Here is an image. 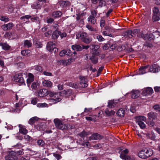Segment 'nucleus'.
<instances>
[{"label":"nucleus","mask_w":160,"mask_h":160,"mask_svg":"<svg viewBox=\"0 0 160 160\" xmlns=\"http://www.w3.org/2000/svg\"><path fill=\"white\" fill-rule=\"evenodd\" d=\"M102 138L101 135L97 133H95L88 137V139L89 140H97L102 139Z\"/></svg>","instance_id":"0eeeda50"},{"label":"nucleus","mask_w":160,"mask_h":160,"mask_svg":"<svg viewBox=\"0 0 160 160\" xmlns=\"http://www.w3.org/2000/svg\"><path fill=\"white\" fill-rule=\"evenodd\" d=\"M136 122L142 129H144L146 128V124L144 122H145L146 118L145 117L142 116H138L135 118Z\"/></svg>","instance_id":"7ed1b4c3"},{"label":"nucleus","mask_w":160,"mask_h":160,"mask_svg":"<svg viewBox=\"0 0 160 160\" xmlns=\"http://www.w3.org/2000/svg\"><path fill=\"white\" fill-rule=\"evenodd\" d=\"M34 69L40 72L42 70V68L39 66L36 65L34 66Z\"/></svg>","instance_id":"052dcab7"},{"label":"nucleus","mask_w":160,"mask_h":160,"mask_svg":"<svg viewBox=\"0 0 160 160\" xmlns=\"http://www.w3.org/2000/svg\"><path fill=\"white\" fill-rule=\"evenodd\" d=\"M126 33L128 37L131 38L133 37V35L132 34V30H129L127 31Z\"/></svg>","instance_id":"864d4df0"},{"label":"nucleus","mask_w":160,"mask_h":160,"mask_svg":"<svg viewBox=\"0 0 160 160\" xmlns=\"http://www.w3.org/2000/svg\"><path fill=\"white\" fill-rule=\"evenodd\" d=\"M79 144L85 147H88L90 146L89 142L88 141L85 142L84 140L80 141L79 142Z\"/></svg>","instance_id":"4c0bfd02"},{"label":"nucleus","mask_w":160,"mask_h":160,"mask_svg":"<svg viewBox=\"0 0 160 160\" xmlns=\"http://www.w3.org/2000/svg\"><path fill=\"white\" fill-rule=\"evenodd\" d=\"M68 86L75 88H78V85L72 82H69L68 83Z\"/></svg>","instance_id":"a18cd8bd"},{"label":"nucleus","mask_w":160,"mask_h":160,"mask_svg":"<svg viewBox=\"0 0 160 160\" xmlns=\"http://www.w3.org/2000/svg\"><path fill=\"white\" fill-rule=\"evenodd\" d=\"M39 85V83L38 82H33L31 85V88L35 90L38 88Z\"/></svg>","instance_id":"58836bf2"},{"label":"nucleus","mask_w":160,"mask_h":160,"mask_svg":"<svg viewBox=\"0 0 160 160\" xmlns=\"http://www.w3.org/2000/svg\"><path fill=\"white\" fill-rule=\"evenodd\" d=\"M117 102L111 100L108 102V107L110 108H113L117 106Z\"/></svg>","instance_id":"b1692460"},{"label":"nucleus","mask_w":160,"mask_h":160,"mask_svg":"<svg viewBox=\"0 0 160 160\" xmlns=\"http://www.w3.org/2000/svg\"><path fill=\"white\" fill-rule=\"evenodd\" d=\"M47 94V90L46 89H41L38 92V95L40 97H42Z\"/></svg>","instance_id":"dca6fc26"},{"label":"nucleus","mask_w":160,"mask_h":160,"mask_svg":"<svg viewBox=\"0 0 160 160\" xmlns=\"http://www.w3.org/2000/svg\"><path fill=\"white\" fill-rule=\"evenodd\" d=\"M54 122L57 128L60 130H63L74 128V126H72L70 124H63V122L58 118L54 119Z\"/></svg>","instance_id":"f257e3e1"},{"label":"nucleus","mask_w":160,"mask_h":160,"mask_svg":"<svg viewBox=\"0 0 160 160\" xmlns=\"http://www.w3.org/2000/svg\"><path fill=\"white\" fill-rule=\"evenodd\" d=\"M13 26V24L11 22L2 25V28L3 30L6 31L8 30L11 29Z\"/></svg>","instance_id":"f8f14e48"},{"label":"nucleus","mask_w":160,"mask_h":160,"mask_svg":"<svg viewBox=\"0 0 160 160\" xmlns=\"http://www.w3.org/2000/svg\"><path fill=\"white\" fill-rule=\"evenodd\" d=\"M143 46L147 47L150 48L152 47H153V45L152 43H149L147 42H146L143 44Z\"/></svg>","instance_id":"8fccbe9b"},{"label":"nucleus","mask_w":160,"mask_h":160,"mask_svg":"<svg viewBox=\"0 0 160 160\" xmlns=\"http://www.w3.org/2000/svg\"><path fill=\"white\" fill-rule=\"evenodd\" d=\"M31 42L28 40H26L24 43V46L27 47L28 48L31 47L32 46Z\"/></svg>","instance_id":"a19ab883"},{"label":"nucleus","mask_w":160,"mask_h":160,"mask_svg":"<svg viewBox=\"0 0 160 160\" xmlns=\"http://www.w3.org/2000/svg\"><path fill=\"white\" fill-rule=\"evenodd\" d=\"M125 160H134V158L133 157H132V158H131L129 156H126L125 158Z\"/></svg>","instance_id":"774afa93"},{"label":"nucleus","mask_w":160,"mask_h":160,"mask_svg":"<svg viewBox=\"0 0 160 160\" xmlns=\"http://www.w3.org/2000/svg\"><path fill=\"white\" fill-rule=\"evenodd\" d=\"M19 131L20 133L24 134H26L28 133V131L26 130L24 127H23L22 125L20 124L19 125Z\"/></svg>","instance_id":"412c9836"},{"label":"nucleus","mask_w":160,"mask_h":160,"mask_svg":"<svg viewBox=\"0 0 160 160\" xmlns=\"http://www.w3.org/2000/svg\"><path fill=\"white\" fill-rule=\"evenodd\" d=\"M127 46V45L126 44L122 45H121L119 46L117 48V50L119 52L123 50H125V51Z\"/></svg>","instance_id":"c9c22d12"},{"label":"nucleus","mask_w":160,"mask_h":160,"mask_svg":"<svg viewBox=\"0 0 160 160\" xmlns=\"http://www.w3.org/2000/svg\"><path fill=\"white\" fill-rule=\"evenodd\" d=\"M86 27L91 31H96V30L95 29L93 28L91 25H87L86 26Z\"/></svg>","instance_id":"0e129e2a"},{"label":"nucleus","mask_w":160,"mask_h":160,"mask_svg":"<svg viewBox=\"0 0 160 160\" xmlns=\"http://www.w3.org/2000/svg\"><path fill=\"white\" fill-rule=\"evenodd\" d=\"M22 73H19L16 74L13 77L12 79L20 84L25 85L24 80L22 77Z\"/></svg>","instance_id":"20e7f679"},{"label":"nucleus","mask_w":160,"mask_h":160,"mask_svg":"<svg viewBox=\"0 0 160 160\" xmlns=\"http://www.w3.org/2000/svg\"><path fill=\"white\" fill-rule=\"evenodd\" d=\"M110 47V44L107 43L105 44L103 47V49L104 50H106L108 49V48Z\"/></svg>","instance_id":"338daca9"},{"label":"nucleus","mask_w":160,"mask_h":160,"mask_svg":"<svg viewBox=\"0 0 160 160\" xmlns=\"http://www.w3.org/2000/svg\"><path fill=\"white\" fill-rule=\"evenodd\" d=\"M62 12L59 11L54 12L52 14V16L53 18H56L60 17L62 15Z\"/></svg>","instance_id":"c85d7f7f"},{"label":"nucleus","mask_w":160,"mask_h":160,"mask_svg":"<svg viewBox=\"0 0 160 160\" xmlns=\"http://www.w3.org/2000/svg\"><path fill=\"white\" fill-rule=\"evenodd\" d=\"M145 153L146 154V158H148L151 156L153 153V152L152 150L150 148H144Z\"/></svg>","instance_id":"4468645a"},{"label":"nucleus","mask_w":160,"mask_h":160,"mask_svg":"<svg viewBox=\"0 0 160 160\" xmlns=\"http://www.w3.org/2000/svg\"><path fill=\"white\" fill-rule=\"evenodd\" d=\"M59 62L64 66H67L71 63V62L69 61H60Z\"/></svg>","instance_id":"09e8293b"},{"label":"nucleus","mask_w":160,"mask_h":160,"mask_svg":"<svg viewBox=\"0 0 160 160\" xmlns=\"http://www.w3.org/2000/svg\"><path fill=\"white\" fill-rule=\"evenodd\" d=\"M38 145L41 147H43L45 144V142L42 140H38L37 141Z\"/></svg>","instance_id":"49530a36"},{"label":"nucleus","mask_w":160,"mask_h":160,"mask_svg":"<svg viewBox=\"0 0 160 160\" xmlns=\"http://www.w3.org/2000/svg\"><path fill=\"white\" fill-rule=\"evenodd\" d=\"M99 48V46L98 45L92 44L90 45V48L92 50L97 51V50Z\"/></svg>","instance_id":"f704fd0d"},{"label":"nucleus","mask_w":160,"mask_h":160,"mask_svg":"<svg viewBox=\"0 0 160 160\" xmlns=\"http://www.w3.org/2000/svg\"><path fill=\"white\" fill-rule=\"evenodd\" d=\"M65 55L69 56L72 55L71 51L69 49L65 50Z\"/></svg>","instance_id":"e2e57ef3"},{"label":"nucleus","mask_w":160,"mask_h":160,"mask_svg":"<svg viewBox=\"0 0 160 160\" xmlns=\"http://www.w3.org/2000/svg\"><path fill=\"white\" fill-rule=\"evenodd\" d=\"M97 38L99 42L103 41L105 40V39L101 35L97 36Z\"/></svg>","instance_id":"13d9d810"},{"label":"nucleus","mask_w":160,"mask_h":160,"mask_svg":"<svg viewBox=\"0 0 160 160\" xmlns=\"http://www.w3.org/2000/svg\"><path fill=\"white\" fill-rule=\"evenodd\" d=\"M61 32L60 31L56 30L53 32L52 35V38L53 39H56L60 35Z\"/></svg>","instance_id":"393cba45"},{"label":"nucleus","mask_w":160,"mask_h":160,"mask_svg":"<svg viewBox=\"0 0 160 160\" xmlns=\"http://www.w3.org/2000/svg\"><path fill=\"white\" fill-rule=\"evenodd\" d=\"M148 65L141 67L138 70V73L137 74L142 75L148 72Z\"/></svg>","instance_id":"1a4fd4ad"},{"label":"nucleus","mask_w":160,"mask_h":160,"mask_svg":"<svg viewBox=\"0 0 160 160\" xmlns=\"http://www.w3.org/2000/svg\"><path fill=\"white\" fill-rule=\"evenodd\" d=\"M32 7L35 9H39L40 8L41 5L38 3H35L32 5Z\"/></svg>","instance_id":"79ce46f5"},{"label":"nucleus","mask_w":160,"mask_h":160,"mask_svg":"<svg viewBox=\"0 0 160 160\" xmlns=\"http://www.w3.org/2000/svg\"><path fill=\"white\" fill-rule=\"evenodd\" d=\"M90 134V132H86L84 130H83L82 132L79 133L78 135L81 137L83 138V140L84 138Z\"/></svg>","instance_id":"a878e982"},{"label":"nucleus","mask_w":160,"mask_h":160,"mask_svg":"<svg viewBox=\"0 0 160 160\" xmlns=\"http://www.w3.org/2000/svg\"><path fill=\"white\" fill-rule=\"evenodd\" d=\"M42 84L43 86L47 87H50L52 85L51 82L50 81L47 80L43 81Z\"/></svg>","instance_id":"7c9ffc66"},{"label":"nucleus","mask_w":160,"mask_h":160,"mask_svg":"<svg viewBox=\"0 0 160 160\" xmlns=\"http://www.w3.org/2000/svg\"><path fill=\"white\" fill-rule=\"evenodd\" d=\"M148 118L152 120H155L157 118V113L154 112H150L148 114Z\"/></svg>","instance_id":"a211bd4d"},{"label":"nucleus","mask_w":160,"mask_h":160,"mask_svg":"<svg viewBox=\"0 0 160 160\" xmlns=\"http://www.w3.org/2000/svg\"><path fill=\"white\" fill-rule=\"evenodd\" d=\"M56 45L54 42H52L50 41L48 42L47 44L46 48L49 51H51L53 47H56Z\"/></svg>","instance_id":"ddd939ff"},{"label":"nucleus","mask_w":160,"mask_h":160,"mask_svg":"<svg viewBox=\"0 0 160 160\" xmlns=\"http://www.w3.org/2000/svg\"><path fill=\"white\" fill-rule=\"evenodd\" d=\"M34 79V76L31 73H28V78L27 80V83L28 87L30 86V83L33 81Z\"/></svg>","instance_id":"9d476101"},{"label":"nucleus","mask_w":160,"mask_h":160,"mask_svg":"<svg viewBox=\"0 0 160 160\" xmlns=\"http://www.w3.org/2000/svg\"><path fill=\"white\" fill-rule=\"evenodd\" d=\"M150 72H157L160 71V67L157 64H154L150 67Z\"/></svg>","instance_id":"6e6552de"},{"label":"nucleus","mask_w":160,"mask_h":160,"mask_svg":"<svg viewBox=\"0 0 160 160\" xmlns=\"http://www.w3.org/2000/svg\"><path fill=\"white\" fill-rule=\"evenodd\" d=\"M30 52L29 50H22L21 53L23 56L28 57L30 55Z\"/></svg>","instance_id":"473e14b6"},{"label":"nucleus","mask_w":160,"mask_h":160,"mask_svg":"<svg viewBox=\"0 0 160 160\" xmlns=\"http://www.w3.org/2000/svg\"><path fill=\"white\" fill-rule=\"evenodd\" d=\"M105 113L107 116H110L113 115L115 113V112L110 108H107L105 110Z\"/></svg>","instance_id":"f3484780"},{"label":"nucleus","mask_w":160,"mask_h":160,"mask_svg":"<svg viewBox=\"0 0 160 160\" xmlns=\"http://www.w3.org/2000/svg\"><path fill=\"white\" fill-rule=\"evenodd\" d=\"M17 152L11 151L9 152L8 155L5 157L6 160H17L18 157L16 156Z\"/></svg>","instance_id":"39448f33"},{"label":"nucleus","mask_w":160,"mask_h":160,"mask_svg":"<svg viewBox=\"0 0 160 160\" xmlns=\"http://www.w3.org/2000/svg\"><path fill=\"white\" fill-rule=\"evenodd\" d=\"M49 94L50 96L52 98L50 99V102L53 104L58 102L62 100V96L60 92L54 93L51 92Z\"/></svg>","instance_id":"f03ea898"},{"label":"nucleus","mask_w":160,"mask_h":160,"mask_svg":"<svg viewBox=\"0 0 160 160\" xmlns=\"http://www.w3.org/2000/svg\"><path fill=\"white\" fill-rule=\"evenodd\" d=\"M153 108L157 112H160V105L156 104L153 106Z\"/></svg>","instance_id":"603ef678"},{"label":"nucleus","mask_w":160,"mask_h":160,"mask_svg":"<svg viewBox=\"0 0 160 160\" xmlns=\"http://www.w3.org/2000/svg\"><path fill=\"white\" fill-rule=\"evenodd\" d=\"M38 119V118L37 117H34L31 119L29 120L28 123L30 124H32L36 121H37Z\"/></svg>","instance_id":"e433bc0d"},{"label":"nucleus","mask_w":160,"mask_h":160,"mask_svg":"<svg viewBox=\"0 0 160 160\" xmlns=\"http://www.w3.org/2000/svg\"><path fill=\"white\" fill-rule=\"evenodd\" d=\"M152 19L153 22L159 20L160 19V13L153 14Z\"/></svg>","instance_id":"2f4dec72"},{"label":"nucleus","mask_w":160,"mask_h":160,"mask_svg":"<svg viewBox=\"0 0 160 160\" xmlns=\"http://www.w3.org/2000/svg\"><path fill=\"white\" fill-rule=\"evenodd\" d=\"M33 43L37 48H41L42 47L43 45L41 42L38 41L36 39L34 38L33 39Z\"/></svg>","instance_id":"aec40b11"},{"label":"nucleus","mask_w":160,"mask_h":160,"mask_svg":"<svg viewBox=\"0 0 160 160\" xmlns=\"http://www.w3.org/2000/svg\"><path fill=\"white\" fill-rule=\"evenodd\" d=\"M53 155L57 160H59L62 158V157L60 154L56 152L53 153Z\"/></svg>","instance_id":"c03bdc74"},{"label":"nucleus","mask_w":160,"mask_h":160,"mask_svg":"<svg viewBox=\"0 0 160 160\" xmlns=\"http://www.w3.org/2000/svg\"><path fill=\"white\" fill-rule=\"evenodd\" d=\"M37 106L39 108H43L48 107V105L46 103H38Z\"/></svg>","instance_id":"de8ad7c7"},{"label":"nucleus","mask_w":160,"mask_h":160,"mask_svg":"<svg viewBox=\"0 0 160 160\" xmlns=\"http://www.w3.org/2000/svg\"><path fill=\"white\" fill-rule=\"evenodd\" d=\"M72 48L74 50H76L77 51H80L82 50V47L79 45L75 44L72 46Z\"/></svg>","instance_id":"4be33fe9"},{"label":"nucleus","mask_w":160,"mask_h":160,"mask_svg":"<svg viewBox=\"0 0 160 160\" xmlns=\"http://www.w3.org/2000/svg\"><path fill=\"white\" fill-rule=\"evenodd\" d=\"M38 102V99L37 98H34L32 99L31 103L34 105H36Z\"/></svg>","instance_id":"69168bd1"},{"label":"nucleus","mask_w":160,"mask_h":160,"mask_svg":"<svg viewBox=\"0 0 160 160\" xmlns=\"http://www.w3.org/2000/svg\"><path fill=\"white\" fill-rule=\"evenodd\" d=\"M144 149L141 150L138 153V156L142 158H146V154L145 153Z\"/></svg>","instance_id":"bb28decb"},{"label":"nucleus","mask_w":160,"mask_h":160,"mask_svg":"<svg viewBox=\"0 0 160 160\" xmlns=\"http://www.w3.org/2000/svg\"><path fill=\"white\" fill-rule=\"evenodd\" d=\"M131 92L132 98H137L140 96L139 92L138 90H132Z\"/></svg>","instance_id":"6ab92c4d"},{"label":"nucleus","mask_w":160,"mask_h":160,"mask_svg":"<svg viewBox=\"0 0 160 160\" xmlns=\"http://www.w3.org/2000/svg\"><path fill=\"white\" fill-rule=\"evenodd\" d=\"M0 20L2 21H5L6 22L8 21L9 20L8 18H7L6 16H2L1 17Z\"/></svg>","instance_id":"680f3d73"},{"label":"nucleus","mask_w":160,"mask_h":160,"mask_svg":"<svg viewBox=\"0 0 160 160\" xmlns=\"http://www.w3.org/2000/svg\"><path fill=\"white\" fill-rule=\"evenodd\" d=\"M95 18V17L90 16L88 18V21L90 22L91 24H94L96 22V19Z\"/></svg>","instance_id":"72a5a7b5"},{"label":"nucleus","mask_w":160,"mask_h":160,"mask_svg":"<svg viewBox=\"0 0 160 160\" xmlns=\"http://www.w3.org/2000/svg\"><path fill=\"white\" fill-rule=\"evenodd\" d=\"M146 136L148 138H149L152 140H154L155 138V136L154 134H149L147 133L146 134Z\"/></svg>","instance_id":"37998d69"},{"label":"nucleus","mask_w":160,"mask_h":160,"mask_svg":"<svg viewBox=\"0 0 160 160\" xmlns=\"http://www.w3.org/2000/svg\"><path fill=\"white\" fill-rule=\"evenodd\" d=\"M59 4L61 7H65L70 5V2L68 1H60Z\"/></svg>","instance_id":"5701e85b"},{"label":"nucleus","mask_w":160,"mask_h":160,"mask_svg":"<svg viewBox=\"0 0 160 160\" xmlns=\"http://www.w3.org/2000/svg\"><path fill=\"white\" fill-rule=\"evenodd\" d=\"M140 30L137 29H134L133 30H132V34L134 35H136L139 32Z\"/></svg>","instance_id":"5fc2aeb1"},{"label":"nucleus","mask_w":160,"mask_h":160,"mask_svg":"<svg viewBox=\"0 0 160 160\" xmlns=\"http://www.w3.org/2000/svg\"><path fill=\"white\" fill-rule=\"evenodd\" d=\"M92 109L91 108H85L84 109V112L81 113V115H83L84 113H85V115H87L90 112Z\"/></svg>","instance_id":"ea45409f"},{"label":"nucleus","mask_w":160,"mask_h":160,"mask_svg":"<svg viewBox=\"0 0 160 160\" xmlns=\"http://www.w3.org/2000/svg\"><path fill=\"white\" fill-rule=\"evenodd\" d=\"M99 6L102 7L103 6H105L106 5V2L102 0H99Z\"/></svg>","instance_id":"bf43d9fd"},{"label":"nucleus","mask_w":160,"mask_h":160,"mask_svg":"<svg viewBox=\"0 0 160 160\" xmlns=\"http://www.w3.org/2000/svg\"><path fill=\"white\" fill-rule=\"evenodd\" d=\"M91 15L90 16L93 17H96L97 15L98 11L97 10H94L92 11L91 12Z\"/></svg>","instance_id":"4d7b16f0"},{"label":"nucleus","mask_w":160,"mask_h":160,"mask_svg":"<svg viewBox=\"0 0 160 160\" xmlns=\"http://www.w3.org/2000/svg\"><path fill=\"white\" fill-rule=\"evenodd\" d=\"M153 90L152 88H148L144 89L142 92V94L143 96H146L148 95L152 94Z\"/></svg>","instance_id":"9b49d317"},{"label":"nucleus","mask_w":160,"mask_h":160,"mask_svg":"<svg viewBox=\"0 0 160 160\" xmlns=\"http://www.w3.org/2000/svg\"><path fill=\"white\" fill-rule=\"evenodd\" d=\"M92 41V39L86 37L83 40H82V41L88 44L90 43Z\"/></svg>","instance_id":"3c124183"},{"label":"nucleus","mask_w":160,"mask_h":160,"mask_svg":"<svg viewBox=\"0 0 160 160\" xmlns=\"http://www.w3.org/2000/svg\"><path fill=\"white\" fill-rule=\"evenodd\" d=\"M0 45L2 47V49L5 50H9L10 48V46L7 43H0Z\"/></svg>","instance_id":"cd10ccee"},{"label":"nucleus","mask_w":160,"mask_h":160,"mask_svg":"<svg viewBox=\"0 0 160 160\" xmlns=\"http://www.w3.org/2000/svg\"><path fill=\"white\" fill-rule=\"evenodd\" d=\"M80 82L79 84L78 85V88H84L88 86L87 79L83 76H80L79 77Z\"/></svg>","instance_id":"423d86ee"},{"label":"nucleus","mask_w":160,"mask_h":160,"mask_svg":"<svg viewBox=\"0 0 160 160\" xmlns=\"http://www.w3.org/2000/svg\"><path fill=\"white\" fill-rule=\"evenodd\" d=\"M77 36L78 38L81 39L82 41L87 37V34L84 32H80L77 35Z\"/></svg>","instance_id":"2eb2a0df"},{"label":"nucleus","mask_w":160,"mask_h":160,"mask_svg":"<svg viewBox=\"0 0 160 160\" xmlns=\"http://www.w3.org/2000/svg\"><path fill=\"white\" fill-rule=\"evenodd\" d=\"M153 14H158L160 13L158 9L156 7H154L153 10Z\"/></svg>","instance_id":"6e6d98bb"},{"label":"nucleus","mask_w":160,"mask_h":160,"mask_svg":"<svg viewBox=\"0 0 160 160\" xmlns=\"http://www.w3.org/2000/svg\"><path fill=\"white\" fill-rule=\"evenodd\" d=\"M125 112L124 110L121 108L118 111L117 114L118 116L120 117H123L124 115Z\"/></svg>","instance_id":"c756f323"}]
</instances>
